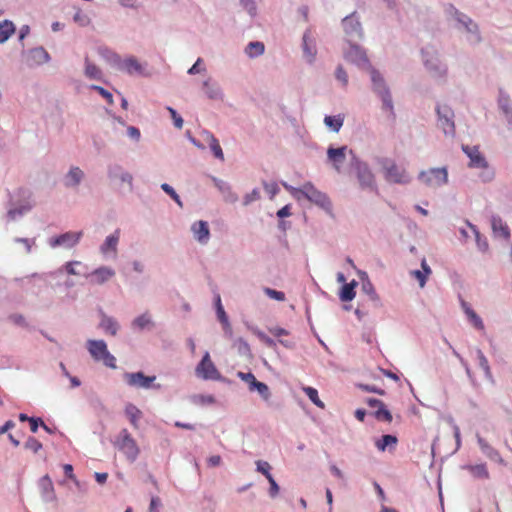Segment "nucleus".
<instances>
[{
  "label": "nucleus",
  "mask_w": 512,
  "mask_h": 512,
  "mask_svg": "<svg viewBox=\"0 0 512 512\" xmlns=\"http://www.w3.org/2000/svg\"><path fill=\"white\" fill-rule=\"evenodd\" d=\"M371 90L381 101V109L386 112L388 118L395 120L396 113L391 89L383 74L374 67H369Z\"/></svg>",
  "instance_id": "nucleus-1"
},
{
  "label": "nucleus",
  "mask_w": 512,
  "mask_h": 512,
  "mask_svg": "<svg viewBox=\"0 0 512 512\" xmlns=\"http://www.w3.org/2000/svg\"><path fill=\"white\" fill-rule=\"evenodd\" d=\"M34 207L32 192L25 188H19L10 195L7 210V219L17 221Z\"/></svg>",
  "instance_id": "nucleus-2"
},
{
  "label": "nucleus",
  "mask_w": 512,
  "mask_h": 512,
  "mask_svg": "<svg viewBox=\"0 0 512 512\" xmlns=\"http://www.w3.org/2000/svg\"><path fill=\"white\" fill-rule=\"evenodd\" d=\"M348 174H354L359 187L362 190L377 191L375 175L369 167L368 163L361 160L355 152H351L349 159Z\"/></svg>",
  "instance_id": "nucleus-3"
},
{
  "label": "nucleus",
  "mask_w": 512,
  "mask_h": 512,
  "mask_svg": "<svg viewBox=\"0 0 512 512\" xmlns=\"http://www.w3.org/2000/svg\"><path fill=\"white\" fill-rule=\"evenodd\" d=\"M445 14L449 21L454 22V27L467 33V40L471 43H477L480 40L478 35V25L467 15L460 12L453 5L448 4L445 7Z\"/></svg>",
  "instance_id": "nucleus-4"
},
{
  "label": "nucleus",
  "mask_w": 512,
  "mask_h": 512,
  "mask_svg": "<svg viewBox=\"0 0 512 512\" xmlns=\"http://www.w3.org/2000/svg\"><path fill=\"white\" fill-rule=\"evenodd\" d=\"M86 348L96 362H102L106 367L116 369V358L107 347V343L102 339H89L86 342Z\"/></svg>",
  "instance_id": "nucleus-5"
},
{
  "label": "nucleus",
  "mask_w": 512,
  "mask_h": 512,
  "mask_svg": "<svg viewBox=\"0 0 512 512\" xmlns=\"http://www.w3.org/2000/svg\"><path fill=\"white\" fill-rule=\"evenodd\" d=\"M422 60L425 68L435 78L446 75L447 66L440 59V54L433 46H426L421 50Z\"/></svg>",
  "instance_id": "nucleus-6"
},
{
  "label": "nucleus",
  "mask_w": 512,
  "mask_h": 512,
  "mask_svg": "<svg viewBox=\"0 0 512 512\" xmlns=\"http://www.w3.org/2000/svg\"><path fill=\"white\" fill-rule=\"evenodd\" d=\"M384 179L388 183L406 185L411 182V177L407 171L397 165L394 160L385 158L381 162Z\"/></svg>",
  "instance_id": "nucleus-7"
},
{
  "label": "nucleus",
  "mask_w": 512,
  "mask_h": 512,
  "mask_svg": "<svg viewBox=\"0 0 512 512\" xmlns=\"http://www.w3.org/2000/svg\"><path fill=\"white\" fill-rule=\"evenodd\" d=\"M351 152L354 151L352 149H349L348 146L346 145L338 148L330 146L327 149V162L331 164L333 169L338 174H348V169L344 168V163H349V159L351 158Z\"/></svg>",
  "instance_id": "nucleus-8"
},
{
  "label": "nucleus",
  "mask_w": 512,
  "mask_h": 512,
  "mask_svg": "<svg viewBox=\"0 0 512 512\" xmlns=\"http://www.w3.org/2000/svg\"><path fill=\"white\" fill-rule=\"evenodd\" d=\"M115 446L121 451L128 461L135 462L139 456L140 449L127 429H122L116 438Z\"/></svg>",
  "instance_id": "nucleus-9"
},
{
  "label": "nucleus",
  "mask_w": 512,
  "mask_h": 512,
  "mask_svg": "<svg viewBox=\"0 0 512 512\" xmlns=\"http://www.w3.org/2000/svg\"><path fill=\"white\" fill-rule=\"evenodd\" d=\"M107 178L118 188L126 185L130 192L133 190V175L118 163H111L107 166Z\"/></svg>",
  "instance_id": "nucleus-10"
},
{
  "label": "nucleus",
  "mask_w": 512,
  "mask_h": 512,
  "mask_svg": "<svg viewBox=\"0 0 512 512\" xmlns=\"http://www.w3.org/2000/svg\"><path fill=\"white\" fill-rule=\"evenodd\" d=\"M437 126L442 130L446 137L455 136V114L454 111L445 104L436 106Z\"/></svg>",
  "instance_id": "nucleus-11"
},
{
  "label": "nucleus",
  "mask_w": 512,
  "mask_h": 512,
  "mask_svg": "<svg viewBox=\"0 0 512 512\" xmlns=\"http://www.w3.org/2000/svg\"><path fill=\"white\" fill-rule=\"evenodd\" d=\"M195 374L198 378L203 380H225L216 368L215 364L212 362L209 352H205L201 361L197 364Z\"/></svg>",
  "instance_id": "nucleus-12"
},
{
  "label": "nucleus",
  "mask_w": 512,
  "mask_h": 512,
  "mask_svg": "<svg viewBox=\"0 0 512 512\" xmlns=\"http://www.w3.org/2000/svg\"><path fill=\"white\" fill-rule=\"evenodd\" d=\"M347 41V48H344L343 54L346 61L356 65L359 68L372 67L366 55V51L354 41Z\"/></svg>",
  "instance_id": "nucleus-13"
},
{
  "label": "nucleus",
  "mask_w": 512,
  "mask_h": 512,
  "mask_svg": "<svg viewBox=\"0 0 512 512\" xmlns=\"http://www.w3.org/2000/svg\"><path fill=\"white\" fill-rule=\"evenodd\" d=\"M302 197L321 207L326 212L331 213L332 203L329 197L326 193L318 190L311 182H306L304 184Z\"/></svg>",
  "instance_id": "nucleus-14"
},
{
  "label": "nucleus",
  "mask_w": 512,
  "mask_h": 512,
  "mask_svg": "<svg viewBox=\"0 0 512 512\" xmlns=\"http://www.w3.org/2000/svg\"><path fill=\"white\" fill-rule=\"evenodd\" d=\"M342 26L347 40L356 41L363 38V28L356 11L343 18Z\"/></svg>",
  "instance_id": "nucleus-15"
},
{
  "label": "nucleus",
  "mask_w": 512,
  "mask_h": 512,
  "mask_svg": "<svg viewBox=\"0 0 512 512\" xmlns=\"http://www.w3.org/2000/svg\"><path fill=\"white\" fill-rule=\"evenodd\" d=\"M124 380L130 387L142 389H160V384H154L156 376H146L143 372H126Z\"/></svg>",
  "instance_id": "nucleus-16"
},
{
  "label": "nucleus",
  "mask_w": 512,
  "mask_h": 512,
  "mask_svg": "<svg viewBox=\"0 0 512 512\" xmlns=\"http://www.w3.org/2000/svg\"><path fill=\"white\" fill-rule=\"evenodd\" d=\"M418 178L429 187H440L448 182V173L444 167L431 168L428 171H421Z\"/></svg>",
  "instance_id": "nucleus-17"
},
{
  "label": "nucleus",
  "mask_w": 512,
  "mask_h": 512,
  "mask_svg": "<svg viewBox=\"0 0 512 512\" xmlns=\"http://www.w3.org/2000/svg\"><path fill=\"white\" fill-rule=\"evenodd\" d=\"M83 236V232H65L58 236H54L48 239V244L51 248L63 247L66 249H71L76 246Z\"/></svg>",
  "instance_id": "nucleus-18"
},
{
  "label": "nucleus",
  "mask_w": 512,
  "mask_h": 512,
  "mask_svg": "<svg viewBox=\"0 0 512 512\" xmlns=\"http://www.w3.org/2000/svg\"><path fill=\"white\" fill-rule=\"evenodd\" d=\"M237 377L248 384L249 391H257L263 400L268 401L271 397V392L267 384L260 382L256 379L251 372H237Z\"/></svg>",
  "instance_id": "nucleus-19"
},
{
  "label": "nucleus",
  "mask_w": 512,
  "mask_h": 512,
  "mask_svg": "<svg viewBox=\"0 0 512 512\" xmlns=\"http://www.w3.org/2000/svg\"><path fill=\"white\" fill-rule=\"evenodd\" d=\"M301 48L305 61L308 64H313L317 56V46L316 39L310 27L307 28L302 35Z\"/></svg>",
  "instance_id": "nucleus-20"
},
{
  "label": "nucleus",
  "mask_w": 512,
  "mask_h": 512,
  "mask_svg": "<svg viewBox=\"0 0 512 512\" xmlns=\"http://www.w3.org/2000/svg\"><path fill=\"white\" fill-rule=\"evenodd\" d=\"M99 323L98 328L104 332V334L115 337L121 329L119 321L108 315L102 308L98 311Z\"/></svg>",
  "instance_id": "nucleus-21"
},
{
  "label": "nucleus",
  "mask_w": 512,
  "mask_h": 512,
  "mask_svg": "<svg viewBox=\"0 0 512 512\" xmlns=\"http://www.w3.org/2000/svg\"><path fill=\"white\" fill-rule=\"evenodd\" d=\"M25 63L28 67H36L48 63L51 60L49 53L42 46L23 52Z\"/></svg>",
  "instance_id": "nucleus-22"
},
{
  "label": "nucleus",
  "mask_w": 512,
  "mask_h": 512,
  "mask_svg": "<svg viewBox=\"0 0 512 512\" xmlns=\"http://www.w3.org/2000/svg\"><path fill=\"white\" fill-rule=\"evenodd\" d=\"M120 234L121 230L119 228L115 229L100 245L99 251L104 257L115 258L117 256Z\"/></svg>",
  "instance_id": "nucleus-23"
},
{
  "label": "nucleus",
  "mask_w": 512,
  "mask_h": 512,
  "mask_svg": "<svg viewBox=\"0 0 512 512\" xmlns=\"http://www.w3.org/2000/svg\"><path fill=\"white\" fill-rule=\"evenodd\" d=\"M115 276V270L109 266H100L85 275L91 284L103 285Z\"/></svg>",
  "instance_id": "nucleus-24"
},
{
  "label": "nucleus",
  "mask_w": 512,
  "mask_h": 512,
  "mask_svg": "<svg viewBox=\"0 0 512 512\" xmlns=\"http://www.w3.org/2000/svg\"><path fill=\"white\" fill-rule=\"evenodd\" d=\"M85 178L84 171L78 166H70L67 173L63 176V185L67 189H76Z\"/></svg>",
  "instance_id": "nucleus-25"
},
{
  "label": "nucleus",
  "mask_w": 512,
  "mask_h": 512,
  "mask_svg": "<svg viewBox=\"0 0 512 512\" xmlns=\"http://www.w3.org/2000/svg\"><path fill=\"white\" fill-rule=\"evenodd\" d=\"M498 106L504 116L508 131L512 133V101L509 95L502 90L499 91Z\"/></svg>",
  "instance_id": "nucleus-26"
},
{
  "label": "nucleus",
  "mask_w": 512,
  "mask_h": 512,
  "mask_svg": "<svg viewBox=\"0 0 512 512\" xmlns=\"http://www.w3.org/2000/svg\"><path fill=\"white\" fill-rule=\"evenodd\" d=\"M202 88L204 90L205 95L214 101H223L224 100V92L221 88L220 84L213 80L212 78H208L202 83Z\"/></svg>",
  "instance_id": "nucleus-27"
},
{
  "label": "nucleus",
  "mask_w": 512,
  "mask_h": 512,
  "mask_svg": "<svg viewBox=\"0 0 512 512\" xmlns=\"http://www.w3.org/2000/svg\"><path fill=\"white\" fill-rule=\"evenodd\" d=\"M191 231L196 241L205 245L210 240V229L207 221L199 220L191 225Z\"/></svg>",
  "instance_id": "nucleus-28"
},
{
  "label": "nucleus",
  "mask_w": 512,
  "mask_h": 512,
  "mask_svg": "<svg viewBox=\"0 0 512 512\" xmlns=\"http://www.w3.org/2000/svg\"><path fill=\"white\" fill-rule=\"evenodd\" d=\"M131 329L134 332H143L145 330H152L155 327V322L152 319L151 314L146 311L131 321Z\"/></svg>",
  "instance_id": "nucleus-29"
},
{
  "label": "nucleus",
  "mask_w": 512,
  "mask_h": 512,
  "mask_svg": "<svg viewBox=\"0 0 512 512\" xmlns=\"http://www.w3.org/2000/svg\"><path fill=\"white\" fill-rule=\"evenodd\" d=\"M215 187L222 193L224 200L229 203H235L238 201V195L232 190L231 185L215 176H210Z\"/></svg>",
  "instance_id": "nucleus-30"
},
{
  "label": "nucleus",
  "mask_w": 512,
  "mask_h": 512,
  "mask_svg": "<svg viewBox=\"0 0 512 512\" xmlns=\"http://www.w3.org/2000/svg\"><path fill=\"white\" fill-rule=\"evenodd\" d=\"M491 229L497 239L507 241L510 238V229L508 225L498 216H492Z\"/></svg>",
  "instance_id": "nucleus-31"
},
{
  "label": "nucleus",
  "mask_w": 512,
  "mask_h": 512,
  "mask_svg": "<svg viewBox=\"0 0 512 512\" xmlns=\"http://www.w3.org/2000/svg\"><path fill=\"white\" fill-rule=\"evenodd\" d=\"M118 70L124 71V72L128 73L129 75H133V74L143 75L144 74L143 66L133 56H130L124 60H121Z\"/></svg>",
  "instance_id": "nucleus-32"
},
{
  "label": "nucleus",
  "mask_w": 512,
  "mask_h": 512,
  "mask_svg": "<svg viewBox=\"0 0 512 512\" xmlns=\"http://www.w3.org/2000/svg\"><path fill=\"white\" fill-rule=\"evenodd\" d=\"M39 488L41 490L42 498L45 502H52L56 500L54 486L51 478L48 475L43 476L39 480Z\"/></svg>",
  "instance_id": "nucleus-33"
},
{
  "label": "nucleus",
  "mask_w": 512,
  "mask_h": 512,
  "mask_svg": "<svg viewBox=\"0 0 512 512\" xmlns=\"http://www.w3.org/2000/svg\"><path fill=\"white\" fill-rule=\"evenodd\" d=\"M76 267L86 268V266L80 261H68L62 267L57 269L56 271L50 272V275L55 276V275L61 274L65 271L69 275H75V276L82 275L85 277L87 272H83L80 269H77Z\"/></svg>",
  "instance_id": "nucleus-34"
},
{
  "label": "nucleus",
  "mask_w": 512,
  "mask_h": 512,
  "mask_svg": "<svg viewBox=\"0 0 512 512\" xmlns=\"http://www.w3.org/2000/svg\"><path fill=\"white\" fill-rule=\"evenodd\" d=\"M358 274L361 279V290L363 291V293L368 295L372 301H379V296L376 293V290L372 282L368 278L367 273L364 271H358Z\"/></svg>",
  "instance_id": "nucleus-35"
},
{
  "label": "nucleus",
  "mask_w": 512,
  "mask_h": 512,
  "mask_svg": "<svg viewBox=\"0 0 512 512\" xmlns=\"http://www.w3.org/2000/svg\"><path fill=\"white\" fill-rule=\"evenodd\" d=\"M469 232H472L475 235L476 243L479 246L480 245V232L476 225H473L468 221H466V227L459 228V233H460L459 240L463 243H466L467 240L470 238Z\"/></svg>",
  "instance_id": "nucleus-36"
},
{
  "label": "nucleus",
  "mask_w": 512,
  "mask_h": 512,
  "mask_svg": "<svg viewBox=\"0 0 512 512\" xmlns=\"http://www.w3.org/2000/svg\"><path fill=\"white\" fill-rule=\"evenodd\" d=\"M462 151L469 157V167L478 168L480 167V151L477 145L471 147L469 145L462 144Z\"/></svg>",
  "instance_id": "nucleus-37"
},
{
  "label": "nucleus",
  "mask_w": 512,
  "mask_h": 512,
  "mask_svg": "<svg viewBox=\"0 0 512 512\" xmlns=\"http://www.w3.org/2000/svg\"><path fill=\"white\" fill-rule=\"evenodd\" d=\"M203 135L205 136V139L209 142L210 149L213 153V155L223 161L224 160V154L223 150L219 144V141L215 138V136L210 133L209 131H204Z\"/></svg>",
  "instance_id": "nucleus-38"
},
{
  "label": "nucleus",
  "mask_w": 512,
  "mask_h": 512,
  "mask_svg": "<svg viewBox=\"0 0 512 512\" xmlns=\"http://www.w3.org/2000/svg\"><path fill=\"white\" fill-rule=\"evenodd\" d=\"M16 27L10 20L0 22V44H4L15 33Z\"/></svg>",
  "instance_id": "nucleus-39"
},
{
  "label": "nucleus",
  "mask_w": 512,
  "mask_h": 512,
  "mask_svg": "<svg viewBox=\"0 0 512 512\" xmlns=\"http://www.w3.org/2000/svg\"><path fill=\"white\" fill-rule=\"evenodd\" d=\"M99 54L104 58L111 66L115 68H119V65L121 63V57L119 54L114 52L113 50L103 47L99 49Z\"/></svg>",
  "instance_id": "nucleus-40"
},
{
  "label": "nucleus",
  "mask_w": 512,
  "mask_h": 512,
  "mask_svg": "<svg viewBox=\"0 0 512 512\" xmlns=\"http://www.w3.org/2000/svg\"><path fill=\"white\" fill-rule=\"evenodd\" d=\"M358 285L357 281L352 280L350 283H345L339 293V298L344 302L352 301L356 295L355 287Z\"/></svg>",
  "instance_id": "nucleus-41"
},
{
  "label": "nucleus",
  "mask_w": 512,
  "mask_h": 512,
  "mask_svg": "<svg viewBox=\"0 0 512 512\" xmlns=\"http://www.w3.org/2000/svg\"><path fill=\"white\" fill-rule=\"evenodd\" d=\"M324 124L333 132L338 133L344 124V116L341 114L324 117Z\"/></svg>",
  "instance_id": "nucleus-42"
},
{
  "label": "nucleus",
  "mask_w": 512,
  "mask_h": 512,
  "mask_svg": "<svg viewBox=\"0 0 512 512\" xmlns=\"http://www.w3.org/2000/svg\"><path fill=\"white\" fill-rule=\"evenodd\" d=\"M125 414L127 418L129 419L131 425L134 428H138V422L140 418L142 417V412L140 409H138L134 404L129 403L125 407Z\"/></svg>",
  "instance_id": "nucleus-43"
},
{
  "label": "nucleus",
  "mask_w": 512,
  "mask_h": 512,
  "mask_svg": "<svg viewBox=\"0 0 512 512\" xmlns=\"http://www.w3.org/2000/svg\"><path fill=\"white\" fill-rule=\"evenodd\" d=\"M264 51H265V46L262 42H259V41L249 42L245 48V53L250 58H256V57L262 55L264 53Z\"/></svg>",
  "instance_id": "nucleus-44"
},
{
  "label": "nucleus",
  "mask_w": 512,
  "mask_h": 512,
  "mask_svg": "<svg viewBox=\"0 0 512 512\" xmlns=\"http://www.w3.org/2000/svg\"><path fill=\"white\" fill-rule=\"evenodd\" d=\"M461 307L466 314V316L469 318V320L473 323V325L476 328H480V318L478 317L477 313L471 308L469 303H467L465 300L461 299Z\"/></svg>",
  "instance_id": "nucleus-45"
},
{
  "label": "nucleus",
  "mask_w": 512,
  "mask_h": 512,
  "mask_svg": "<svg viewBox=\"0 0 512 512\" xmlns=\"http://www.w3.org/2000/svg\"><path fill=\"white\" fill-rule=\"evenodd\" d=\"M85 75L86 77L94 80H99L102 77L101 70L93 63H91L88 58L85 59Z\"/></svg>",
  "instance_id": "nucleus-46"
},
{
  "label": "nucleus",
  "mask_w": 512,
  "mask_h": 512,
  "mask_svg": "<svg viewBox=\"0 0 512 512\" xmlns=\"http://www.w3.org/2000/svg\"><path fill=\"white\" fill-rule=\"evenodd\" d=\"M397 437L391 434H385L376 441V447L379 451H385L390 445L397 443Z\"/></svg>",
  "instance_id": "nucleus-47"
},
{
  "label": "nucleus",
  "mask_w": 512,
  "mask_h": 512,
  "mask_svg": "<svg viewBox=\"0 0 512 512\" xmlns=\"http://www.w3.org/2000/svg\"><path fill=\"white\" fill-rule=\"evenodd\" d=\"M215 307H216V315L219 320V322L222 324V326H228V316L224 310V307L221 303V298L219 295L216 296L215 299Z\"/></svg>",
  "instance_id": "nucleus-48"
},
{
  "label": "nucleus",
  "mask_w": 512,
  "mask_h": 512,
  "mask_svg": "<svg viewBox=\"0 0 512 512\" xmlns=\"http://www.w3.org/2000/svg\"><path fill=\"white\" fill-rule=\"evenodd\" d=\"M482 456H486L494 462L502 463L499 453L482 441Z\"/></svg>",
  "instance_id": "nucleus-49"
},
{
  "label": "nucleus",
  "mask_w": 512,
  "mask_h": 512,
  "mask_svg": "<svg viewBox=\"0 0 512 512\" xmlns=\"http://www.w3.org/2000/svg\"><path fill=\"white\" fill-rule=\"evenodd\" d=\"M303 391L313 404L319 408L324 407V403L320 400L318 391L315 388L307 386L303 388Z\"/></svg>",
  "instance_id": "nucleus-50"
},
{
  "label": "nucleus",
  "mask_w": 512,
  "mask_h": 512,
  "mask_svg": "<svg viewBox=\"0 0 512 512\" xmlns=\"http://www.w3.org/2000/svg\"><path fill=\"white\" fill-rule=\"evenodd\" d=\"M373 415L379 421H385L388 423L392 421V414L386 408L385 404H381V406L373 413Z\"/></svg>",
  "instance_id": "nucleus-51"
},
{
  "label": "nucleus",
  "mask_w": 512,
  "mask_h": 512,
  "mask_svg": "<svg viewBox=\"0 0 512 512\" xmlns=\"http://www.w3.org/2000/svg\"><path fill=\"white\" fill-rule=\"evenodd\" d=\"M495 177V169L482 157V182H490Z\"/></svg>",
  "instance_id": "nucleus-52"
},
{
  "label": "nucleus",
  "mask_w": 512,
  "mask_h": 512,
  "mask_svg": "<svg viewBox=\"0 0 512 512\" xmlns=\"http://www.w3.org/2000/svg\"><path fill=\"white\" fill-rule=\"evenodd\" d=\"M161 189L166 194H168L180 208L183 207V202L181 201L180 196L176 193L175 189L171 185L163 183L161 184Z\"/></svg>",
  "instance_id": "nucleus-53"
},
{
  "label": "nucleus",
  "mask_w": 512,
  "mask_h": 512,
  "mask_svg": "<svg viewBox=\"0 0 512 512\" xmlns=\"http://www.w3.org/2000/svg\"><path fill=\"white\" fill-rule=\"evenodd\" d=\"M234 347L237 348L238 350V353L242 356H248L250 355V346L249 344L247 343L246 340H244L243 338H237L235 341H234Z\"/></svg>",
  "instance_id": "nucleus-54"
},
{
  "label": "nucleus",
  "mask_w": 512,
  "mask_h": 512,
  "mask_svg": "<svg viewBox=\"0 0 512 512\" xmlns=\"http://www.w3.org/2000/svg\"><path fill=\"white\" fill-rule=\"evenodd\" d=\"M272 467L267 461L258 460L256 461V471L263 474L268 480L269 477H273L270 473Z\"/></svg>",
  "instance_id": "nucleus-55"
},
{
  "label": "nucleus",
  "mask_w": 512,
  "mask_h": 512,
  "mask_svg": "<svg viewBox=\"0 0 512 512\" xmlns=\"http://www.w3.org/2000/svg\"><path fill=\"white\" fill-rule=\"evenodd\" d=\"M192 402L196 405H210L215 402V398L212 395L197 394L192 397Z\"/></svg>",
  "instance_id": "nucleus-56"
},
{
  "label": "nucleus",
  "mask_w": 512,
  "mask_h": 512,
  "mask_svg": "<svg viewBox=\"0 0 512 512\" xmlns=\"http://www.w3.org/2000/svg\"><path fill=\"white\" fill-rule=\"evenodd\" d=\"M73 21L81 27H86L90 24L91 20L89 16L81 10H78L74 16Z\"/></svg>",
  "instance_id": "nucleus-57"
},
{
  "label": "nucleus",
  "mask_w": 512,
  "mask_h": 512,
  "mask_svg": "<svg viewBox=\"0 0 512 512\" xmlns=\"http://www.w3.org/2000/svg\"><path fill=\"white\" fill-rule=\"evenodd\" d=\"M239 2L251 17H255L257 15V4L255 0H239Z\"/></svg>",
  "instance_id": "nucleus-58"
},
{
  "label": "nucleus",
  "mask_w": 512,
  "mask_h": 512,
  "mask_svg": "<svg viewBox=\"0 0 512 512\" xmlns=\"http://www.w3.org/2000/svg\"><path fill=\"white\" fill-rule=\"evenodd\" d=\"M8 319L10 322H12L13 324H15L17 326H20L23 328H28V326H29L25 316L20 313H13V314L9 315Z\"/></svg>",
  "instance_id": "nucleus-59"
},
{
  "label": "nucleus",
  "mask_w": 512,
  "mask_h": 512,
  "mask_svg": "<svg viewBox=\"0 0 512 512\" xmlns=\"http://www.w3.org/2000/svg\"><path fill=\"white\" fill-rule=\"evenodd\" d=\"M261 198L260 190L258 188H254L250 193H247L243 197V205L248 206L251 203L258 201Z\"/></svg>",
  "instance_id": "nucleus-60"
},
{
  "label": "nucleus",
  "mask_w": 512,
  "mask_h": 512,
  "mask_svg": "<svg viewBox=\"0 0 512 512\" xmlns=\"http://www.w3.org/2000/svg\"><path fill=\"white\" fill-rule=\"evenodd\" d=\"M282 186L292 195L296 200H300L304 191V185L300 188L293 187L287 182H282Z\"/></svg>",
  "instance_id": "nucleus-61"
},
{
  "label": "nucleus",
  "mask_w": 512,
  "mask_h": 512,
  "mask_svg": "<svg viewBox=\"0 0 512 512\" xmlns=\"http://www.w3.org/2000/svg\"><path fill=\"white\" fill-rule=\"evenodd\" d=\"M206 71L204 61L202 58H198L196 62L188 69L187 73L189 75H196Z\"/></svg>",
  "instance_id": "nucleus-62"
},
{
  "label": "nucleus",
  "mask_w": 512,
  "mask_h": 512,
  "mask_svg": "<svg viewBox=\"0 0 512 512\" xmlns=\"http://www.w3.org/2000/svg\"><path fill=\"white\" fill-rule=\"evenodd\" d=\"M24 447L27 450H31L34 453H37L40 449H42V443L34 437H29L26 440Z\"/></svg>",
  "instance_id": "nucleus-63"
},
{
  "label": "nucleus",
  "mask_w": 512,
  "mask_h": 512,
  "mask_svg": "<svg viewBox=\"0 0 512 512\" xmlns=\"http://www.w3.org/2000/svg\"><path fill=\"white\" fill-rule=\"evenodd\" d=\"M336 79L342 84L343 87L348 85V74L342 65H338L335 71Z\"/></svg>",
  "instance_id": "nucleus-64"
}]
</instances>
